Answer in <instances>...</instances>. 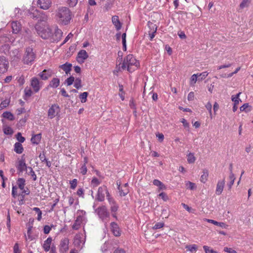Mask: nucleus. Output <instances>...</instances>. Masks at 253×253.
<instances>
[{"label": "nucleus", "instance_id": "nucleus-1", "mask_svg": "<svg viewBox=\"0 0 253 253\" xmlns=\"http://www.w3.org/2000/svg\"><path fill=\"white\" fill-rule=\"evenodd\" d=\"M38 34L43 39H49L51 42H59L62 37V31L56 26L54 28V33L47 24H42L38 22L35 26Z\"/></svg>", "mask_w": 253, "mask_h": 253}, {"label": "nucleus", "instance_id": "nucleus-2", "mask_svg": "<svg viewBox=\"0 0 253 253\" xmlns=\"http://www.w3.org/2000/svg\"><path fill=\"white\" fill-rule=\"evenodd\" d=\"M72 18V12L67 7L60 6L56 11L55 19L59 24L68 25L70 23Z\"/></svg>", "mask_w": 253, "mask_h": 253}, {"label": "nucleus", "instance_id": "nucleus-3", "mask_svg": "<svg viewBox=\"0 0 253 253\" xmlns=\"http://www.w3.org/2000/svg\"><path fill=\"white\" fill-rule=\"evenodd\" d=\"M132 66H134L136 68H137L139 66V63L133 55L129 54L124 58L121 68L123 70H125L127 67V71L129 72H132L135 70L134 69L132 68L131 67Z\"/></svg>", "mask_w": 253, "mask_h": 253}, {"label": "nucleus", "instance_id": "nucleus-4", "mask_svg": "<svg viewBox=\"0 0 253 253\" xmlns=\"http://www.w3.org/2000/svg\"><path fill=\"white\" fill-rule=\"evenodd\" d=\"M36 58V54L34 52L33 49L30 47H28L25 49L22 61L25 64H32L34 62Z\"/></svg>", "mask_w": 253, "mask_h": 253}, {"label": "nucleus", "instance_id": "nucleus-5", "mask_svg": "<svg viewBox=\"0 0 253 253\" xmlns=\"http://www.w3.org/2000/svg\"><path fill=\"white\" fill-rule=\"evenodd\" d=\"M96 211L99 218L101 219L102 221L104 222L105 225H106L107 222L110 218V213L108 211L107 207L105 206L99 207L96 209Z\"/></svg>", "mask_w": 253, "mask_h": 253}, {"label": "nucleus", "instance_id": "nucleus-6", "mask_svg": "<svg viewBox=\"0 0 253 253\" xmlns=\"http://www.w3.org/2000/svg\"><path fill=\"white\" fill-rule=\"evenodd\" d=\"M106 195L107 199L108 200V198H111L107 187L105 185H103L98 188L96 200L99 202H103L105 200V195Z\"/></svg>", "mask_w": 253, "mask_h": 253}, {"label": "nucleus", "instance_id": "nucleus-7", "mask_svg": "<svg viewBox=\"0 0 253 253\" xmlns=\"http://www.w3.org/2000/svg\"><path fill=\"white\" fill-rule=\"evenodd\" d=\"M23 12L25 16L33 19H38L39 10L36 8L32 6L28 9H24Z\"/></svg>", "mask_w": 253, "mask_h": 253}, {"label": "nucleus", "instance_id": "nucleus-8", "mask_svg": "<svg viewBox=\"0 0 253 253\" xmlns=\"http://www.w3.org/2000/svg\"><path fill=\"white\" fill-rule=\"evenodd\" d=\"M60 111L59 106L57 104H52L49 108L47 112L48 118L50 119L54 118Z\"/></svg>", "mask_w": 253, "mask_h": 253}, {"label": "nucleus", "instance_id": "nucleus-9", "mask_svg": "<svg viewBox=\"0 0 253 253\" xmlns=\"http://www.w3.org/2000/svg\"><path fill=\"white\" fill-rule=\"evenodd\" d=\"M30 85L33 88L34 91L37 93L39 91L42 86V82H40L39 80L36 78H32L31 80Z\"/></svg>", "mask_w": 253, "mask_h": 253}, {"label": "nucleus", "instance_id": "nucleus-10", "mask_svg": "<svg viewBox=\"0 0 253 253\" xmlns=\"http://www.w3.org/2000/svg\"><path fill=\"white\" fill-rule=\"evenodd\" d=\"M69 240L68 238H64L61 239L59 246V250L60 253H65L69 250Z\"/></svg>", "mask_w": 253, "mask_h": 253}, {"label": "nucleus", "instance_id": "nucleus-11", "mask_svg": "<svg viewBox=\"0 0 253 253\" xmlns=\"http://www.w3.org/2000/svg\"><path fill=\"white\" fill-rule=\"evenodd\" d=\"M16 168L19 173H22L24 171L28 170V167H27L25 163V160L23 156H22L20 160H18Z\"/></svg>", "mask_w": 253, "mask_h": 253}, {"label": "nucleus", "instance_id": "nucleus-12", "mask_svg": "<svg viewBox=\"0 0 253 253\" xmlns=\"http://www.w3.org/2000/svg\"><path fill=\"white\" fill-rule=\"evenodd\" d=\"M9 62L4 56H0V73H5L8 68Z\"/></svg>", "mask_w": 253, "mask_h": 253}, {"label": "nucleus", "instance_id": "nucleus-13", "mask_svg": "<svg viewBox=\"0 0 253 253\" xmlns=\"http://www.w3.org/2000/svg\"><path fill=\"white\" fill-rule=\"evenodd\" d=\"M10 56L12 64L17 63L21 58V54L17 49L11 50L10 52Z\"/></svg>", "mask_w": 253, "mask_h": 253}, {"label": "nucleus", "instance_id": "nucleus-14", "mask_svg": "<svg viewBox=\"0 0 253 253\" xmlns=\"http://www.w3.org/2000/svg\"><path fill=\"white\" fill-rule=\"evenodd\" d=\"M110 230L112 234L116 237H119L121 235V230L118 224L115 222L110 223Z\"/></svg>", "mask_w": 253, "mask_h": 253}, {"label": "nucleus", "instance_id": "nucleus-15", "mask_svg": "<svg viewBox=\"0 0 253 253\" xmlns=\"http://www.w3.org/2000/svg\"><path fill=\"white\" fill-rule=\"evenodd\" d=\"M88 57V55L85 50H80L77 55V60L79 63H83Z\"/></svg>", "mask_w": 253, "mask_h": 253}, {"label": "nucleus", "instance_id": "nucleus-16", "mask_svg": "<svg viewBox=\"0 0 253 253\" xmlns=\"http://www.w3.org/2000/svg\"><path fill=\"white\" fill-rule=\"evenodd\" d=\"M84 241L80 235H76L74 238V244L75 246L78 249L81 250L83 248Z\"/></svg>", "mask_w": 253, "mask_h": 253}, {"label": "nucleus", "instance_id": "nucleus-17", "mask_svg": "<svg viewBox=\"0 0 253 253\" xmlns=\"http://www.w3.org/2000/svg\"><path fill=\"white\" fill-rule=\"evenodd\" d=\"M37 4L41 9H48L51 5V2L47 0H38Z\"/></svg>", "mask_w": 253, "mask_h": 253}, {"label": "nucleus", "instance_id": "nucleus-18", "mask_svg": "<svg viewBox=\"0 0 253 253\" xmlns=\"http://www.w3.org/2000/svg\"><path fill=\"white\" fill-rule=\"evenodd\" d=\"M108 202L110 206L111 212H117L119 209V206L113 197L108 198Z\"/></svg>", "mask_w": 253, "mask_h": 253}, {"label": "nucleus", "instance_id": "nucleus-19", "mask_svg": "<svg viewBox=\"0 0 253 253\" xmlns=\"http://www.w3.org/2000/svg\"><path fill=\"white\" fill-rule=\"evenodd\" d=\"M225 185V179L224 178L222 180H219L217 182L216 188L215 193L217 195H220L223 190L224 187Z\"/></svg>", "mask_w": 253, "mask_h": 253}, {"label": "nucleus", "instance_id": "nucleus-20", "mask_svg": "<svg viewBox=\"0 0 253 253\" xmlns=\"http://www.w3.org/2000/svg\"><path fill=\"white\" fill-rule=\"evenodd\" d=\"M112 22L117 31H119L121 29L122 24L120 21L118 16L114 15L112 16Z\"/></svg>", "mask_w": 253, "mask_h": 253}, {"label": "nucleus", "instance_id": "nucleus-21", "mask_svg": "<svg viewBox=\"0 0 253 253\" xmlns=\"http://www.w3.org/2000/svg\"><path fill=\"white\" fill-rule=\"evenodd\" d=\"M48 19V15L43 11H41L39 10L38 19L39 21L38 22H40L41 23L42 22H45L44 24H46V22Z\"/></svg>", "mask_w": 253, "mask_h": 253}, {"label": "nucleus", "instance_id": "nucleus-22", "mask_svg": "<svg viewBox=\"0 0 253 253\" xmlns=\"http://www.w3.org/2000/svg\"><path fill=\"white\" fill-rule=\"evenodd\" d=\"M11 26L12 29V32L15 34L18 33L21 29V25L17 21H12L11 23Z\"/></svg>", "mask_w": 253, "mask_h": 253}, {"label": "nucleus", "instance_id": "nucleus-23", "mask_svg": "<svg viewBox=\"0 0 253 253\" xmlns=\"http://www.w3.org/2000/svg\"><path fill=\"white\" fill-rule=\"evenodd\" d=\"M39 75L42 80H46L49 77L51 76L52 71L50 70H44L42 72L40 73Z\"/></svg>", "mask_w": 253, "mask_h": 253}, {"label": "nucleus", "instance_id": "nucleus-24", "mask_svg": "<svg viewBox=\"0 0 253 253\" xmlns=\"http://www.w3.org/2000/svg\"><path fill=\"white\" fill-rule=\"evenodd\" d=\"M52 241V238L50 237H48L45 241H44L42 245V248L45 252H48L49 251Z\"/></svg>", "mask_w": 253, "mask_h": 253}, {"label": "nucleus", "instance_id": "nucleus-25", "mask_svg": "<svg viewBox=\"0 0 253 253\" xmlns=\"http://www.w3.org/2000/svg\"><path fill=\"white\" fill-rule=\"evenodd\" d=\"M82 221L83 217L81 216H78L74 224L72 225V228L74 230H78L80 228Z\"/></svg>", "mask_w": 253, "mask_h": 253}, {"label": "nucleus", "instance_id": "nucleus-26", "mask_svg": "<svg viewBox=\"0 0 253 253\" xmlns=\"http://www.w3.org/2000/svg\"><path fill=\"white\" fill-rule=\"evenodd\" d=\"M42 138L41 133L33 135L31 139V141L33 144H38L40 143Z\"/></svg>", "mask_w": 253, "mask_h": 253}, {"label": "nucleus", "instance_id": "nucleus-27", "mask_svg": "<svg viewBox=\"0 0 253 253\" xmlns=\"http://www.w3.org/2000/svg\"><path fill=\"white\" fill-rule=\"evenodd\" d=\"M59 84L60 80L57 78H54L50 82L48 86L52 88H56L59 85Z\"/></svg>", "mask_w": 253, "mask_h": 253}, {"label": "nucleus", "instance_id": "nucleus-28", "mask_svg": "<svg viewBox=\"0 0 253 253\" xmlns=\"http://www.w3.org/2000/svg\"><path fill=\"white\" fill-rule=\"evenodd\" d=\"M206 220L209 223H212L214 225H217V226H220L222 228H226L228 226L227 225H226L225 223L224 222H217L215 220H212V219H206Z\"/></svg>", "mask_w": 253, "mask_h": 253}, {"label": "nucleus", "instance_id": "nucleus-29", "mask_svg": "<svg viewBox=\"0 0 253 253\" xmlns=\"http://www.w3.org/2000/svg\"><path fill=\"white\" fill-rule=\"evenodd\" d=\"M72 64L68 63H66L60 66V68L64 70L66 74L70 73L71 70Z\"/></svg>", "mask_w": 253, "mask_h": 253}, {"label": "nucleus", "instance_id": "nucleus-30", "mask_svg": "<svg viewBox=\"0 0 253 253\" xmlns=\"http://www.w3.org/2000/svg\"><path fill=\"white\" fill-rule=\"evenodd\" d=\"M23 147L20 142H16L14 144V151L17 154H21L23 151Z\"/></svg>", "mask_w": 253, "mask_h": 253}, {"label": "nucleus", "instance_id": "nucleus-31", "mask_svg": "<svg viewBox=\"0 0 253 253\" xmlns=\"http://www.w3.org/2000/svg\"><path fill=\"white\" fill-rule=\"evenodd\" d=\"M23 10H21L19 8H15L14 9V17L18 18H22L24 17L25 16L24 14Z\"/></svg>", "mask_w": 253, "mask_h": 253}, {"label": "nucleus", "instance_id": "nucleus-32", "mask_svg": "<svg viewBox=\"0 0 253 253\" xmlns=\"http://www.w3.org/2000/svg\"><path fill=\"white\" fill-rule=\"evenodd\" d=\"M26 171L27 174L31 176L34 181H36L37 180V177L36 174H35V171L33 170V169L31 167H28V170Z\"/></svg>", "mask_w": 253, "mask_h": 253}, {"label": "nucleus", "instance_id": "nucleus-33", "mask_svg": "<svg viewBox=\"0 0 253 253\" xmlns=\"http://www.w3.org/2000/svg\"><path fill=\"white\" fill-rule=\"evenodd\" d=\"M2 116L10 121H13L14 119L13 115L10 112L6 111L3 113Z\"/></svg>", "mask_w": 253, "mask_h": 253}, {"label": "nucleus", "instance_id": "nucleus-34", "mask_svg": "<svg viewBox=\"0 0 253 253\" xmlns=\"http://www.w3.org/2000/svg\"><path fill=\"white\" fill-rule=\"evenodd\" d=\"M17 185L21 190H23L25 185V179L23 178H19L17 181Z\"/></svg>", "mask_w": 253, "mask_h": 253}, {"label": "nucleus", "instance_id": "nucleus-35", "mask_svg": "<svg viewBox=\"0 0 253 253\" xmlns=\"http://www.w3.org/2000/svg\"><path fill=\"white\" fill-rule=\"evenodd\" d=\"M251 108L252 107L248 103H245L240 107V110L241 112H249L251 111Z\"/></svg>", "mask_w": 253, "mask_h": 253}, {"label": "nucleus", "instance_id": "nucleus-36", "mask_svg": "<svg viewBox=\"0 0 253 253\" xmlns=\"http://www.w3.org/2000/svg\"><path fill=\"white\" fill-rule=\"evenodd\" d=\"M203 174L201 176V181L203 183H205L208 177L209 173L207 169H204L203 171Z\"/></svg>", "mask_w": 253, "mask_h": 253}, {"label": "nucleus", "instance_id": "nucleus-37", "mask_svg": "<svg viewBox=\"0 0 253 253\" xmlns=\"http://www.w3.org/2000/svg\"><path fill=\"white\" fill-rule=\"evenodd\" d=\"M114 0H107V2L104 5V8L106 11H108L113 7Z\"/></svg>", "mask_w": 253, "mask_h": 253}, {"label": "nucleus", "instance_id": "nucleus-38", "mask_svg": "<svg viewBox=\"0 0 253 253\" xmlns=\"http://www.w3.org/2000/svg\"><path fill=\"white\" fill-rule=\"evenodd\" d=\"M196 158L193 153H190L187 155V162L189 164H193L195 162Z\"/></svg>", "mask_w": 253, "mask_h": 253}, {"label": "nucleus", "instance_id": "nucleus-39", "mask_svg": "<svg viewBox=\"0 0 253 253\" xmlns=\"http://www.w3.org/2000/svg\"><path fill=\"white\" fill-rule=\"evenodd\" d=\"M9 48V45L8 44H4L1 46L0 48V51L1 53L6 54L7 52H8Z\"/></svg>", "mask_w": 253, "mask_h": 253}, {"label": "nucleus", "instance_id": "nucleus-40", "mask_svg": "<svg viewBox=\"0 0 253 253\" xmlns=\"http://www.w3.org/2000/svg\"><path fill=\"white\" fill-rule=\"evenodd\" d=\"M24 93H25V97H27V98H29V97H31L33 94V91H32V89L28 87H26L24 89Z\"/></svg>", "mask_w": 253, "mask_h": 253}, {"label": "nucleus", "instance_id": "nucleus-41", "mask_svg": "<svg viewBox=\"0 0 253 253\" xmlns=\"http://www.w3.org/2000/svg\"><path fill=\"white\" fill-rule=\"evenodd\" d=\"M118 189L119 190L120 195L121 196H125L128 193V188L126 189H122V188H120V186H118Z\"/></svg>", "mask_w": 253, "mask_h": 253}, {"label": "nucleus", "instance_id": "nucleus-42", "mask_svg": "<svg viewBox=\"0 0 253 253\" xmlns=\"http://www.w3.org/2000/svg\"><path fill=\"white\" fill-rule=\"evenodd\" d=\"M88 93L87 92H84L83 93H82L80 96L79 97L81 100V102L82 103H85L86 102V98L87 97Z\"/></svg>", "mask_w": 253, "mask_h": 253}, {"label": "nucleus", "instance_id": "nucleus-43", "mask_svg": "<svg viewBox=\"0 0 253 253\" xmlns=\"http://www.w3.org/2000/svg\"><path fill=\"white\" fill-rule=\"evenodd\" d=\"M198 74H193L191 78H190V84L191 85H194L197 82V80H198Z\"/></svg>", "mask_w": 253, "mask_h": 253}, {"label": "nucleus", "instance_id": "nucleus-44", "mask_svg": "<svg viewBox=\"0 0 253 253\" xmlns=\"http://www.w3.org/2000/svg\"><path fill=\"white\" fill-rule=\"evenodd\" d=\"M81 83L82 81L80 78H76L74 85L76 88L79 89L82 87Z\"/></svg>", "mask_w": 253, "mask_h": 253}, {"label": "nucleus", "instance_id": "nucleus-45", "mask_svg": "<svg viewBox=\"0 0 253 253\" xmlns=\"http://www.w3.org/2000/svg\"><path fill=\"white\" fill-rule=\"evenodd\" d=\"M33 211H35L38 214V217L37 219L39 221H40L42 218V211L40 210V209L39 208L35 207L33 209Z\"/></svg>", "mask_w": 253, "mask_h": 253}, {"label": "nucleus", "instance_id": "nucleus-46", "mask_svg": "<svg viewBox=\"0 0 253 253\" xmlns=\"http://www.w3.org/2000/svg\"><path fill=\"white\" fill-rule=\"evenodd\" d=\"M241 92H239L238 94L236 95L235 97L233 96H232V100L234 102L235 105H238L239 103V101H241V100L239 99V97L241 94Z\"/></svg>", "mask_w": 253, "mask_h": 253}, {"label": "nucleus", "instance_id": "nucleus-47", "mask_svg": "<svg viewBox=\"0 0 253 253\" xmlns=\"http://www.w3.org/2000/svg\"><path fill=\"white\" fill-rule=\"evenodd\" d=\"M186 249L191 252H195L197 250V246L195 244L188 245L186 247Z\"/></svg>", "mask_w": 253, "mask_h": 253}, {"label": "nucleus", "instance_id": "nucleus-48", "mask_svg": "<svg viewBox=\"0 0 253 253\" xmlns=\"http://www.w3.org/2000/svg\"><path fill=\"white\" fill-rule=\"evenodd\" d=\"M240 70V67H238L236 69V70L234 72H232L228 75H226V74L221 75L220 76L222 78H230V77H232L234 74H236Z\"/></svg>", "mask_w": 253, "mask_h": 253}, {"label": "nucleus", "instance_id": "nucleus-49", "mask_svg": "<svg viewBox=\"0 0 253 253\" xmlns=\"http://www.w3.org/2000/svg\"><path fill=\"white\" fill-rule=\"evenodd\" d=\"M101 182L95 177L91 180V183L93 187H96L100 184Z\"/></svg>", "mask_w": 253, "mask_h": 253}, {"label": "nucleus", "instance_id": "nucleus-50", "mask_svg": "<svg viewBox=\"0 0 253 253\" xmlns=\"http://www.w3.org/2000/svg\"><path fill=\"white\" fill-rule=\"evenodd\" d=\"M122 43L123 45V49L124 50H126V34L123 33L122 35Z\"/></svg>", "mask_w": 253, "mask_h": 253}, {"label": "nucleus", "instance_id": "nucleus-51", "mask_svg": "<svg viewBox=\"0 0 253 253\" xmlns=\"http://www.w3.org/2000/svg\"><path fill=\"white\" fill-rule=\"evenodd\" d=\"M249 0H243L240 4V7L241 9H243L245 7H247L249 6Z\"/></svg>", "mask_w": 253, "mask_h": 253}, {"label": "nucleus", "instance_id": "nucleus-52", "mask_svg": "<svg viewBox=\"0 0 253 253\" xmlns=\"http://www.w3.org/2000/svg\"><path fill=\"white\" fill-rule=\"evenodd\" d=\"M78 180L77 179L70 181V188L72 189H75L77 186Z\"/></svg>", "mask_w": 253, "mask_h": 253}, {"label": "nucleus", "instance_id": "nucleus-53", "mask_svg": "<svg viewBox=\"0 0 253 253\" xmlns=\"http://www.w3.org/2000/svg\"><path fill=\"white\" fill-rule=\"evenodd\" d=\"M78 2V0H67V3L70 7L75 6Z\"/></svg>", "mask_w": 253, "mask_h": 253}, {"label": "nucleus", "instance_id": "nucleus-54", "mask_svg": "<svg viewBox=\"0 0 253 253\" xmlns=\"http://www.w3.org/2000/svg\"><path fill=\"white\" fill-rule=\"evenodd\" d=\"M209 73L207 72H204L202 73L198 74V80H203L205 79L208 75Z\"/></svg>", "mask_w": 253, "mask_h": 253}, {"label": "nucleus", "instance_id": "nucleus-55", "mask_svg": "<svg viewBox=\"0 0 253 253\" xmlns=\"http://www.w3.org/2000/svg\"><path fill=\"white\" fill-rule=\"evenodd\" d=\"M9 103V101L7 100H4L2 101L0 104V109H2L6 107Z\"/></svg>", "mask_w": 253, "mask_h": 253}, {"label": "nucleus", "instance_id": "nucleus-56", "mask_svg": "<svg viewBox=\"0 0 253 253\" xmlns=\"http://www.w3.org/2000/svg\"><path fill=\"white\" fill-rule=\"evenodd\" d=\"M203 248L206 253H217V252L214 251L212 249H211L209 247L207 246H204L203 247Z\"/></svg>", "mask_w": 253, "mask_h": 253}, {"label": "nucleus", "instance_id": "nucleus-57", "mask_svg": "<svg viewBox=\"0 0 253 253\" xmlns=\"http://www.w3.org/2000/svg\"><path fill=\"white\" fill-rule=\"evenodd\" d=\"M74 81H75L74 77L71 76L66 80L65 83L67 84V85H70L73 84Z\"/></svg>", "mask_w": 253, "mask_h": 253}, {"label": "nucleus", "instance_id": "nucleus-58", "mask_svg": "<svg viewBox=\"0 0 253 253\" xmlns=\"http://www.w3.org/2000/svg\"><path fill=\"white\" fill-rule=\"evenodd\" d=\"M148 25L149 28L150 29V31H157V27L155 24H154L153 23L149 22L148 23Z\"/></svg>", "mask_w": 253, "mask_h": 253}, {"label": "nucleus", "instance_id": "nucleus-59", "mask_svg": "<svg viewBox=\"0 0 253 253\" xmlns=\"http://www.w3.org/2000/svg\"><path fill=\"white\" fill-rule=\"evenodd\" d=\"M16 138L20 143L24 142L25 140V138L22 136L21 133L20 132H18L17 134Z\"/></svg>", "mask_w": 253, "mask_h": 253}, {"label": "nucleus", "instance_id": "nucleus-60", "mask_svg": "<svg viewBox=\"0 0 253 253\" xmlns=\"http://www.w3.org/2000/svg\"><path fill=\"white\" fill-rule=\"evenodd\" d=\"M206 109L209 111V112L210 114L211 118H212V114H211V109H212V105L211 104L210 102H208L207 104L205 106Z\"/></svg>", "mask_w": 253, "mask_h": 253}, {"label": "nucleus", "instance_id": "nucleus-61", "mask_svg": "<svg viewBox=\"0 0 253 253\" xmlns=\"http://www.w3.org/2000/svg\"><path fill=\"white\" fill-rule=\"evenodd\" d=\"M87 172V167L86 165H83L80 169V173L82 175H85Z\"/></svg>", "mask_w": 253, "mask_h": 253}, {"label": "nucleus", "instance_id": "nucleus-62", "mask_svg": "<svg viewBox=\"0 0 253 253\" xmlns=\"http://www.w3.org/2000/svg\"><path fill=\"white\" fill-rule=\"evenodd\" d=\"M159 196L161 197L164 201H167L169 200V197L167 194L164 192L161 193Z\"/></svg>", "mask_w": 253, "mask_h": 253}, {"label": "nucleus", "instance_id": "nucleus-63", "mask_svg": "<svg viewBox=\"0 0 253 253\" xmlns=\"http://www.w3.org/2000/svg\"><path fill=\"white\" fill-rule=\"evenodd\" d=\"M164 226V223L163 222H158L153 226V228L154 229H158L163 227Z\"/></svg>", "mask_w": 253, "mask_h": 253}, {"label": "nucleus", "instance_id": "nucleus-64", "mask_svg": "<svg viewBox=\"0 0 253 253\" xmlns=\"http://www.w3.org/2000/svg\"><path fill=\"white\" fill-rule=\"evenodd\" d=\"M14 253H21V251L19 250V245L18 243L15 244L13 247Z\"/></svg>", "mask_w": 253, "mask_h": 253}]
</instances>
